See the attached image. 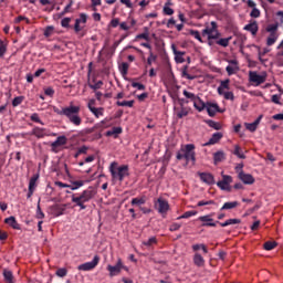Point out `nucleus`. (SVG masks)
<instances>
[{
  "instance_id": "50",
  "label": "nucleus",
  "mask_w": 283,
  "mask_h": 283,
  "mask_svg": "<svg viewBox=\"0 0 283 283\" xmlns=\"http://www.w3.org/2000/svg\"><path fill=\"white\" fill-rule=\"evenodd\" d=\"M250 17H252V19H258L260 17V9L253 8L250 13Z\"/></svg>"
},
{
  "instance_id": "21",
  "label": "nucleus",
  "mask_w": 283,
  "mask_h": 283,
  "mask_svg": "<svg viewBox=\"0 0 283 283\" xmlns=\"http://www.w3.org/2000/svg\"><path fill=\"white\" fill-rule=\"evenodd\" d=\"M193 107L196 108L197 112H202L207 109V103L201 101L200 97H197L196 101L193 102Z\"/></svg>"
},
{
  "instance_id": "1",
  "label": "nucleus",
  "mask_w": 283,
  "mask_h": 283,
  "mask_svg": "<svg viewBox=\"0 0 283 283\" xmlns=\"http://www.w3.org/2000/svg\"><path fill=\"white\" fill-rule=\"evenodd\" d=\"M196 146L193 144H187L182 146L177 153V160H182L185 158L186 163L191 160L192 165L196 164Z\"/></svg>"
},
{
  "instance_id": "27",
  "label": "nucleus",
  "mask_w": 283,
  "mask_h": 283,
  "mask_svg": "<svg viewBox=\"0 0 283 283\" xmlns=\"http://www.w3.org/2000/svg\"><path fill=\"white\" fill-rule=\"evenodd\" d=\"M224 159V153L223 151H217L213 155L214 165H218V163H222Z\"/></svg>"
},
{
  "instance_id": "38",
  "label": "nucleus",
  "mask_w": 283,
  "mask_h": 283,
  "mask_svg": "<svg viewBox=\"0 0 283 283\" xmlns=\"http://www.w3.org/2000/svg\"><path fill=\"white\" fill-rule=\"evenodd\" d=\"M115 135H118V134H123V128L120 127H114L112 130H108L106 133V136H114Z\"/></svg>"
},
{
  "instance_id": "42",
  "label": "nucleus",
  "mask_w": 283,
  "mask_h": 283,
  "mask_svg": "<svg viewBox=\"0 0 283 283\" xmlns=\"http://www.w3.org/2000/svg\"><path fill=\"white\" fill-rule=\"evenodd\" d=\"M156 242H158L156 240V237H153V238L148 239L147 241H143V245L144 247H151L153 244H156Z\"/></svg>"
},
{
  "instance_id": "9",
  "label": "nucleus",
  "mask_w": 283,
  "mask_h": 283,
  "mask_svg": "<svg viewBox=\"0 0 283 283\" xmlns=\"http://www.w3.org/2000/svg\"><path fill=\"white\" fill-rule=\"evenodd\" d=\"M107 271L109 272V276L114 277V275H118L120 271H123V261L118 259L116 265H108Z\"/></svg>"
},
{
  "instance_id": "63",
  "label": "nucleus",
  "mask_w": 283,
  "mask_h": 283,
  "mask_svg": "<svg viewBox=\"0 0 283 283\" xmlns=\"http://www.w3.org/2000/svg\"><path fill=\"white\" fill-rule=\"evenodd\" d=\"M137 39H144L145 41H149V33L147 31L145 33H140L137 35Z\"/></svg>"
},
{
  "instance_id": "2",
  "label": "nucleus",
  "mask_w": 283,
  "mask_h": 283,
  "mask_svg": "<svg viewBox=\"0 0 283 283\" xmlns=\"http://www.w3.org/2000/svg\"><path fill=\"white\" fill-rule=\"evenodd\" d=\"M80 113H81V106L71 105L69 107H65L64 116L69 118L70 123L78 126L81 125V123H83V120L81 119V116H78Z\"/></svg>"
},
{
  "instance_id": "48",
  "label": "nucleus",
  "mask_w": 283,
  "mask_h": 283,
  "mask_svg": "<svg viewBox=\"0 0 283 283\" xmlns=\"http://www.w3.org/2000/svg\"><path fill=\"white\" fill-rule=\"evenodd\" d=\"M132 205L133 206H138V207H140V205H145V199H143V198H140V199H138V198H134L133 200H132Z\"/></svg>"
},
{
  "instance_id": "37",
  "label": "nucleus",
  "mask_w": 283,
  "mask_h": 283,
  "mask_svg": "<svg viewBox=\"0 0 283 283\" xmlns=\"http://www.w3.org/2000/svg\"><path fill=\"white\" fill-rule=\"evenodd\" d=\"M118 107H134V101L117 102Z\"/></svg>"
},
{
  "instance_id": "49",
  "label": "nucleus",
  "mask_w": 283,
  "mask_h": 283,
  "mask_svg": "<svg viewBox=\"0 0 283 283\" xmlns=\"http://www.w3.org/2000/svg\"><path fill=\"white\" fill-rule=\"evenodd\" d=\"M239 70L238 66H231V65H228L226 67V71L228 72L229 76H231L232 74H235V71Z\"/></svg>"
},
{
  "instance_id": "61",
  "label": "nucleus",
  "mask_w": 283,
  "mask_h": 283,
  "mask_svg": "<svg viewBox=\"0 0 283 283\" xmlns=\"http://www.w3.org/2000/svg\"><path fill=\"white\" fill-rule=\"evenodd\" d=\"M154 61H156V55H154V53L150 51L149 57L147 59V64L151 65V63H154Z\"/></svg>"
},
{
  "instance_id": "58",
  "label": "nucleus",
  "mask_w": 283,
  "mask_h": 283,
  "mask_svg": "<svg viewBox=\"0 0 283 283\" xmlns=\"http://www.w3.org/2000/svg\"><path fill=\"white\" fill-rule=\"evenodd\" d=\"M132 87H136L139 91H144L145 90V84H142V83H138V82H133Z\"/></svg>"
},
{
  "instance_id": "19",
  "label": "nucleus",
  "mask_w": 283,
  "mask_h": 283,
  "mask_svg": "<svg viewBox=\"0 0 283 283\" xmlns=\"http://www.w3.org/2000/svg\"><path fill=\"white\" fill-rule=\"evenodd\" d=\"M199 220L200 222H203L202 227H216V222H213L211 214L199 217Z\"/></svg>"
},
{
  "instance_id": "56",
  "label": "nucleus",
  "mask_w": 283,
  "mask_h": 283,
  "mask_svg": "<svg viewBox=\"0 0 283 283\" xmlns=\"http://www.w3.org/2000/svg\"><path fill=\"white\" fill-rule=\"evenodd\" d=\"M73 187H71V189H78L80 187H83L84 182L83 180H78V181H73L72 182Z\"/></svg>"
},
{
  "instance_id": "26",
  "label": "nucleus",
  "mask_w": 283,
  "mask_h": 283,
  "mask_svg": "<svg viewBox=\"0 0 283 283\" xmlns=\"http://www.w3.org/2000/svg\"><path fill=\"white\" fill-rule=\"evenodd\" d=\"M3 277L7 283H14V275H12V271L4 270L3 271Z\"/></svg>"
},
{
  "instance_id": "36",
  "label": "nucleus",
  "mask_w": 283,
  "mask_h": 283,
  "mask_svg": "<svg viewBox=\"0 0 283 283\" xmlns=\"http://www.w3.org/2000/svg\"><path fill=\"white\" fill-rule=\"evenodd\" d=\"M229 80L222 81L220 86L218 87V93L222 94V90H229Z\"/></svg>"
},
{
  "instance_id": "24",
  "label": "nucleus",
  "mask_w": 283,
  "mask_h": 283,
  "mask_svg": "<svg viewBox=\"0 0 283 283\" xmlns=\"http://www.w3.org/2000/svg\"><path fill=\"white\" fill-rule=\"evenodd\" d=\"M193 264H196V266H205V258H202L201 254L196 253L193 256Z\"/></svg>"
},
{
  "instance_id": "52",
  "label": "nucleus",
  "mask_w": 283,
  "mask_h": 283,
  "mask_svg": "<svg viewBox=\"0 0 283 283\" xmlns=\"http://www.w3.org/2000/svg\"><path fill=\"white\" fill-rule=\"evenodd\" d=\"M245 128L249 130V132H255V129H258V126L254 124V123H245Z\"/></svg>"
},
{
  "instance_id": "18",
  "label": "nucleus",
  "mask_w": 283,
  "mask_h": 283,
  "mask_svg": "<svg viewBox=\"0 0 283 283\" xmlns=\"http://www.w3.org/2000/svg\"><path fill=\"white\" fill-rule=\"evenodd\" d=\"M243 30H245L247 32H251V34L253 36H255V34H258V30H259V27H258V21H252L251 23L247 24Z\"/></svg>"
},
{
  "instance_id": "17",
  "label": "nucleus",
  "mask_w": 283,
  "mask_h": 283,
  "mask_svg": "<svg viewBox=\"0 0 283 283\" xmlns=\"http://www.w3.org/2000/svg\"><path fill=\"white\" fill-rule=\"evenodd\" d=\"M96 103V101L91 99L88 102V109L90 112H92V114H94V116H96V118H99V116H103V107L96 108L92 105H94Z\"/></svg>"
},
{
  "instance_id": "64",
  "label": "nucleus",
  "mask_w": 283,
  "mask_h": 283,
  "mask_svg": "<svg viewBox=\"0 0 283 283\" xmlns=\"http://www.w3.org/2000/svg\"><path fill=\"white\" fill-rule=\"evenodd\" d=\"M164 13H166L168 17H171V14H174V9L170 7H164Z\"/></svg>"
},
{
  "instance_id": "35",
  "label": "nucleus",
  "mask_w": 283,
  "mask_h": 283,
  "mask_svg": "<svg viewBox=\"0 0 283 283\" xmlns=\"http://www.w3.org/2000/svg\"><path fill=\"white\" fill-rule=\"evenodd\" d=\"M36 218L38 220H43L45 218V213L41 210V200L38 202V208H36Z\"/></svg>"
},
{
  "instance_id": "22",
  "label": "nucleus",
  "mask_w": 283,
  "mask_h": 283,
  "mask_svg": "<svg viewBox=\"0 0 283 283\" xmlns=\"http://www.w3.org/2000/svg\"><path fill=\"white\" fill-rule=\"evenodd\" d=\"M222 133H214L211 138L209 139L208 143H206V146L208 145H216L217 143H220L221 138H222Z\"/></svg>"
},
{
  "instance_id": "4",
  "label": "nucleus",
  "mask_w": 283,
  "mask_h": 283,
  "mask_svg": "<svg viewBox=\"0 0 283 283\" xmlns=\"http://www.w3.org/2000/svg\"><path fill=\"white\" fill-rule=\"evenodd\" d=\"M210 25V29L206 28L202 31V36H208V41H211V39H220V32H218V23H216V21H212Z\"/></svg>"
},
{
  "instance_id": "30",
  "label": "nucleus",
  "mask_w": 283,
  "mask_h": 283,
  "mask_svg": "<svg viewBox=\"0 0 283 283\" xmlns=\"http://www.w3.org/2000/svg\"><path fill=\"white\" fill-rule=\"evenodd\" d=\"M238 201H232V202H226L222 208H221V211H224L227 209H235V207H238Z\"/></svg>"
},
{
  "instance_id": "55",
  "label": "nucleus",
  "mask_w": 283,
  "mask_h": 283,
  "mask_svg": "<svg viewBox=\"0 0 283 283\" xmlns=\"http://www.w3.org/2000/svg\"><path fill=\"white\" fill-rule=\"evenodd\" d=\"M190 34H191V36H195V39H197V41H200V43H202V38L200 36V32L191 30Z\"/></svg>"
},
{
  "instance_id": "62",
  "label": "nucleus",
  "mask_w": 283,
  "mask_h": 283,
  "mask_svg": "<svg viewBox=\"0 0 283 283\" xmlns=\"http://www.w3.org/2000/svg\"><path fill=\"white\" fill-rule=\"evenodd\" d=\"M223 96L226 98V101H233V92H226L223 93Z\"/></svg>"
},
{
  "instance_id": "8",
  "label": "nucleus",
  "mask_w": 283,
  "mask_h": 283,
  "mask_svg": "<svg viewBox=\"0 0 283 283\" xmlns=\"http://www.w3.org/2000/svg\"><path fill=\"white\" fill-rule=\"evenodd\" d=\"M99 260L101 258H98V255H95L93 261L78 265V271H92V269H96Z\"/></svg>"
},
{
  "instance_id": "28",
  "label": "nucleus",
  "mask_w": 283,
  "mask_h": 283,
  "mask_svg": "<svg viewBox=\"0 0 283 283\" xmlns=\"http://www.w3.org/2000/svg\"><path fill=\"white\" fill-rule=\"evenodd\" d=\"M242 220L240 219H228L226 222L220 223V227H229L231 224H241Z\"/></svg>"
},
{
  "instance_id": "47",
  "label": "nucleus",
  "mask_w": 283,
  "mask_h": 283,
  "mask_svg": "<svg viewBox=\"0 0 283 283\" xmlns=\"http://www.w3.org/2000/svg\"><path fill=\"white\" fill-rule=\"evenodd\" d=\"M21 103H23V96H18L12 101L13 107H18V105H21Z\"/></svg>"
},
{
  "instance_id": "6",
  "label": "nucleus",
  "mask_w": 283,
  "mask_h": 283,
  "mask_svg": "<svg viewBox=\"0 0 283 283\" xmlns=\"http://www.w3.org/2000/svg\"><path fill=\"white\" fill-rule=\"evenodd\" d=\"M249 81L250 83H254V85H262V83L266 82V75H260L255 71L249 72Z\"/></svg>"
},
{
  "instance_id": "41",
  "label": "nucleus",
  "mask_w": 283,
  "mask_h": 283,
  "mask_svg": "<svg viewBox=\"0 0 283 283\" xmlns=\"http://www.w3.org/2000/svg\"><path fill=\"white\" fill-rule=\"evenodd\" d=\"M36 180H39V175L33 176L29 181V189H35L36 188Z\"/></svg>"
},
{
  "instance_id": "46",
  "label": "nucleus",
  "mask_w": 283,
  "mask_h": 283,
  "mask_svg": "<svg viewBox=\"0 0 283 283\" xmlns=\"http://www.w3.org/2000/svg\"><path fill=\"white\" fill-rule=\"evenodd\" d=\"M72 202H75V205L77 207H80L81 209H87V207L85 206V202L84 201H81V199H74L72 198Z\"/></svg>"
},
{
  "instance_id": "31",
  "label": "nucleus",
  "mask_w": 283,
  "mask_h": 283,
  "mask_svg": "<svg viewBox=\"0 0 283 283\" xmlns=\"http://www.w3.org/2000/svg\"><path fill=\"white\" fill-rule=\"evenodd\" d=\"M33 136H36V138H43L45 136V129L43 128H34L32 130Z\"/></svg>"
},
{
  "instance_id": "29",
  "label": "nucleus",
  "mask_w": 283,
  "mask_h": 283,
  "mask_svg": "<svg viewBox=\"0 0 283 283\" xmlns=\"http://www.w3.org/2000/svg\"><path fill=\"white\" fill-rule=\"evenodd\" d=\"M275 247H277V242H275V241H266L263 244V249H265V251H273V249H275Z\"/></svg>"
},
{
  "instance_id": "10",
  "label": "nucleus",
  "mask_w": 283,
  "mask_h": 283,
  "mask_svg": "<svg viewBox=\"0 0 283 283\" xmlns=\"http://www.w3.org/2000/svg\"><path fill=\"white\" fill-rule=\"evenodd\" d=\"M238 178L244 185H253V182H255V178H253V176L251 174H245L242 170L239 171Z\"/></svg>"
},
{
  "instance_id": "13",
  "label": "nucleus",
  "mask_w": 283,
  "mask_h": 283,
  "mask_svg": "<svg viewBox=\"0 0 283 283\" xmlns=\"http://www.w3.org/2000/svg\"><path fill=\"white\" fill-rule=\"evenodd\" d=\"M206 109L208 112V115L213 117L216 116V113L219 112L220 114H222V109H220V106H218V104H213V103H207Z\"/></svg>"
},
{
  "instance_id": "33",
  "label": "nucleus",
  "mask_w": 283,
  "mask_h": 283,
  "mask_svg": "<svg viewBox=\"0 0 283 283\" xmlns=\"http://www.w3.org/2000/svg\"><path fill=\"white\" fill-rule=\"evenodd\" d=\"M191 216H198V211H187L182 216L178 217L177 220H184L187 218H191Z\"/></svg>"
},
{
  "instance_id": "39",
  "label": "nucleus",
  "mask_w": 283,
  "mask_h": 283,
  "mask_svg": "<svg viewBox=\"0 0 283 283\" xmlns=\"http://www.w3.org/2000/svg\"><path fill=\"white\" fill-rule=\"evenodd\" d=\"M119 70L123 76L127 75V72L129 70V64L127 62H123L122 65L119 66Z\"/></svg>"
},
{
  "instance_id": "45",
  "label": "nucleus",
  "mask_w": 283,
  "mask_h": 283,
  "mask_svg": "<svg viewBox=\"0 0 283 283\" xmlns=\"http://www.w3.org/2000/svg\"><path fill=\"white\" fill-rule=\"evenodd\" d=\"M234 156H238V158H241L242 160H244V158H247V156H244V154L240 153V146H235L234 147Z\"/></svg>"
},
{
  "instance_id": "53",
  "label": "nucleus",
  "mask_w": 283,
  "mask_h": 283,
  "mask_svg": "<svg viewBox=\"0 0 283 283\" xmlns=\"http://www.w3.org/2000/svg\"><path fill=\"white\" fill-rule=\"evenodd\" d=\"M91 90H101L103 87V81H98L95 84H90Z\"/></svg>"
},
{
  "instance_id": "51",
  "label": "nucleus",
  "mask_w": 283,
  "mask_h": 283,
  "mask_svg": "<svg viewBox=\"0 0 283 283\" xmlns=\"http://www.w3.org/2000/svg\"><path fill=\"white\" fill-rule=\"evenodd\" d=\"M7 46L6 44L3 43V41L0 40V57H3V55L6 54L7 52Z\"/></svg>"
},
{
  "instance_id": "43",
  "label": "nucleus",
  "mask_w": 283,
  "mask_h": 283,
  "mask_svg": "<svg viewBox=\"0 0 283 283\" xmlns=\"http://www.w3.org/2000/svg\"><path fill=\"white\" fill-rule=\"evenodd\" d=\"M277 41V38L275 36V33H271L268 38L266 45H273Z\"/></svg>"
},
{
  "instance_id": "11",
  "label": "nucleus",
  "mask_w": 283,
  "mask_h": 283,
  "mask_svg": "<svg viewBox=\"0 0 283 283\" xmlns=\"http://www.w3.org/2000/svg\"><path fill=\"white\" fill-rule=\"evenodd\" d=\"M63 145H67V137L65 136L57 137L56 140L51 144L52 151L56 154V151H59L56 149H59V147H63Z\"/></svg>"
},
{
  "instance_id": "12",
  "label": "nucleus",
  "mask_w": 283,
  "mask_h": 283,
  "mask_svg": "<svg viewBox=\"0 0 283 283\" xmlns=\"http://www.w3.org/2000/svg\"><path fill=\"white\" fill-rule=\"evenodd\" d=\"M50 211L55 218H59V216H63L65 212V205H53L50 207Z\"/></svg>"
},
{
  "instance_id": "54",
  "label": "nucleus",
  "mask_w": 283,
  "mask_h": 283,
  "mask_svg": "<svg viewBox=\"0 0 283 283\" xmlns=\"http://www.w3.org/2000/svg\"><path fill=\"white\" fill-rule=\"evenodd\" d=\"M70 21H72L71 18H64V19H62V21H61L62 28H70Z\"/></svg>"
},
{
  "instance_id": "25",
  "label": "nucleus",
  "mask_w": 283,
  "mask_h": 283,
  "mask_svg": "<svg viewBox=\"0 0 283 283\" xmlns=\"http://www.w3.org/2000/svg\"><path fill=\"white\" fill-rule=\"evenodd\" d=\"M180 112L177 113L178 118H185V116H189V108L185 107V104L180 103Z\"/></svg>"
},
{
  "instance_id": "15",
  "label": "nucleus",
  "mask_w": 283,
  "mask_h": 283,
  "mask_svg": "<svg viewBox=\"0 0 283 283\" xmlns=\"http://www.w3.org/2000/svg\"><path fill=\"white\" fill-rule=\"evenodd\" d=\"M155 207L159 213H167V211H169V202L163 199H158Z\"/></svg>"
},
{
  "instance_id": "34",
  "label": "nucleus",
  "mask_w": 283,
  "mask_h": 283,
  "mask_svg": "<svg viewBox=\"0 0 283 283\" xmlns=\"http://www.w3.org/2000/svg\"><path fill=\"white\" fill-rule=\"evenodd\" d=\"M187 70H189V66L188 65L184 66L181 76L188 78V81H193V78H196V76L190 75L189 73H187Z\"/></svg>"
},
{
  "instance_id": "32",
  "label": "nucleus",
  "mask_w": 283,
  "mask_h": 283,
  "mask_svg": "<svg viewBox=\"0 0 283 283\" xmlns=\"http://www.w3.org/2000/svg\"><path fill=\"white\" fill-rule=\"evenodd\" d=\"M207 125H209V127H212V129H217V130L222 129V125L220 123L213 122L211 119L207 120Z\"/></svg>"
},
{
  "instance_id": "14",
  "label": "nucleus",
  "mask_w": 283,
  "mask_h": 283,
  "mask_svg": "<svg viewBox=\"0 0 283 283\" xmlns=\"http://www.w3.org/2000/svg\"><path fill=\"white\" fill-rule=\"evenodd\" d=\"M198 176L200 177V180H202L206 185H216L213 175L209 172H198Z\"/></svg>"
},
{
  "instance_id": "5",
  "label": "nucleus",
  "mask_w": 283,
  "mask_h": 283,
  "mask_svg": "<svg viewBox=\"0 0 283 283\" xmlns=\"http://www.w3.org/2000/svg\"><path fill=\"white\" fill-rule=\"evenodd\" d=\"M94 196H96V190H94L93 188H88L86 190H84L81 196H72L73 199L75 200H80V202H90V200H92V198H94Z\"/></svg>"
},
{
  "instance_id": "40",
  "label": "nucleus",
  "mask_w": 283,
  "mask_h": 283,
  "mask_svg": "<svg viewBox=\"0 0 283 283\" xmlns=\"http://www.w3.org/2000/svg\"><path fill=\"white\" fill-rule=\"evenodd\" d=\"M229 41H231V38L220 39L217 44L221 45V48H229Z\"/></svg>"
},
{
  "instance_id": "20",
  "label": "nucleus",
  "mask_w": 283,
  "mask_h": 283,
  "mask_svg": "<svg viewBox=\"0 0 283 283\" xmlns=\"http://www.w3.org/2000/svg\"><path fill=\"white\" fill-rule=\"evenodd\" d=\"M172 52L175 54L176 63H185V52L176 50V45H172Z\"/></svg>"
},
{
  "instance_id": "60",
  "label": "nucleus",
  "mask_w": 283,
  "mask_h": 283,
  "mask_svg": "<svg viewBox=\"0 0 283 283\" xmlns=\"http://www.w3.org/2000/svg\"><path fill=\"white\" fill-rule=\"evenodd\" d=\"M54 32V27H46L44 30V36H50Z\"/></svg>"
},
{
  "instance_id": "59",
  "label": "nucleus",
  "mask_w": 283,
  "mask_h": 283,
  "mask_svg": "<svg viewBox=\"0 0 283 283\" xmlns=\"http://www.w3.org/2000/svg\"><path fill=\"white\" fill-rule=\"evenodd\" d=\"M277 30V24H269L266 27V32H272V34H274V32Z\"/></svg>"
},
{
  "instance_id": "16",
  "label": "nucleus",
  "mask_w": 283,
  "mask_h": 283,
  "mask_svg": "<svg viewBox=\"0 0 283 283\" xmlns=\"http://www.w3.org/2000/svg\"><path fill=\"white\" fill-rule=\"evenodd\" d=\"M81 23H87V14L81 13L80 19L75 20L74 30L76 33L81 32L83 28H81Z\"/></svg>"
},
{
  "instance_id": "23",
  "label": "nucleus",
  "mask_w": 283,
  "mask_h": 283,
  "mask_svg": "<svg viewBox=\"0 0 283 283\" xmlns=\"http://www.w3.org/2000/svg\"><path fill=\"white\" fill-rule=\"evenodd\" d=\"M6 224H9L10 227H12V229L19 230L21 229V226L19 224V222H17V219L14 217H9L4 220Z\"/></svg>"
},
{
  "instance_id": "3",
  "label": "nucleus",
  "mask_w": 283,
  "mask_h": 283,
  "mask_svg": "<svg viewBox=\"0 0 283 283\" xmlns=\"http://www.w3.org/2000/svg\"><path fill=\"white\" fill-rule=\"evenodd\" d=\"M114 165H116V163L111 164L109 171L114 180H119L120 182H123V180H125V178L129 176V166L124 165L118 168H114Z\"/></svg>"
},
{
  "instance_id": "57",
  "label": "nucleus",
  "mask_w": 283,
  "mask_h": 283,
  "mask_svg": "<svg viewBox=\"0 0 283 283\" xmlns=\"http://www.w3.org/2000/svg\"><path fill=\"white\" fill-rule=\"evenodd\" d=\"M56 275H57V277H65V275H67V270H65V269H59V270L56 271Z\"/></svg>"
},
{
  "instance_id": "44",
  "label": "nucleus",
  "mask_w": 283,
  "mask_h": 283,
  "mask_svg": "<svg viewBox=\"0 0 283 283\" xmlns=\"http://www.w3.org/2000/svg\"><path fill=\"white\" fill-rule=\"evenodd\" d=\"M184 96H186V98H189L190 101H192V103L196 101V98L198 97V96H196V94H193V93H190V92H188V91H184Z\"/></svg>"
},
{
  "instance_id": "7",
  "label": "nucleus",
  "mask_w": 283,
  "mask_h": 283,
  "mask_svg": "<svg viewBox=\"0 0 283 283\" xmlns=\"http://www.w3.org/2000/svg\"><path fill=\"white\" fill-rule=\"evenodd\" d=\"M230 182H233V178L229 175H223V179L217 182V186L220 187L222 191H231Z\"/></svg>"
}]
</instances>
